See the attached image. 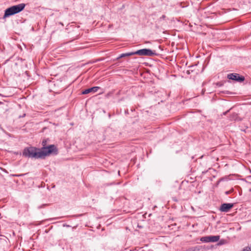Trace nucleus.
Listing matches in <instances>:
<instances>
[{
  "instance_id": "4468645a",
  "label": "nucleus",
  "mask_w": 251,
  "mask_h": 251,
  "mask_svg": "<svg viewBox=\"0 0 251 251\" xmlns=\"http://www.w3.org/2000/svg\"><path fill=\"white\" fill-rule=\"evenodd\" d=\"M226 194H229V191H227L226 192Z\"/></svg>"
},
{
  "instance_id": "9b49d317",
  "label": "nucleus",
  "mask_w": 251,
  "mask_h": 251,
  "mask_svg": "<svg viewBox=\"0 0 251 251\" xmlns=\"http://www.w3.org/2000/svg\"><path fill=\"white\" fill-rule=\"evenodd\" d=\"M242 251H251V246L245 248Z\"/></svg>"
},
{
  "instance_id": "6e6552de",
  "label": "nucleus",
  "mask_w": 251,
  "mask_h": 251,
  "mask_svg": "<svg viewBox=\"0 0 251 251\" xmlns=\"http://www.w3.org/2000/svg\"><path fill=\"white\" fill-rule=\"evenodd\" d=\"M135 55V51L126 53H122L120 55L119 58H122V57H126V56H131V55Z\"/></svg>"
},
{
  "instance_id": "f8f14e48",
  "label": "nucleus",
  "mask_w": 251,
  "mask_h": 251,
  "mask_svg": "<svg viewBox=\"0 0 251 251\" xmlns=\"http://www.w3.org/2000/svg\"><path fill=\"white\" fill-rule=\"evenodd\" d=\"M166 18V16L165 15H163L160 18L158 19L159 21L162 20H164Z\"/></svg>"
},
{
  "instance_id": "39448f33",
  "label": "nucleus",
  "mask_w": 251,
  "mask_h": 251,
  "mask_svg": "<svg viewBox=\"0 0 251 251\" xmlns=\"http://www.w3.org/2000/svg\"><path fill=\"white\" fill-rule=\"evenodd\" d=\"M233 206V204L230 203H223L221 205L220 208V210L221 212H227Z\"/></svg>"
},
{
  "instance_id": "20e7f679",
  "label": "nucleus",
  "mask_w": 251,
  "mask_h": 251,
  "mask_svg": "<svg viewBox=\"0 0 251 251\" xmlns=\"http://www.w3.org/2000/svg\"><path fill=\"white\" fill-rule=\"evenodd\" d=\"M227 77L229 79H232L238 82H242L245 80V77L243 76H240L239 74L236 73L228 74Z\"/></svg>"
},
{
  "instance_id": "0eeeda50",
  "label": "nucleus",
  "mask_w": 251,
  "mask_h": 251,
  "mask_svg": "<svg viewBox=\"0 0 251 251\" xmlns=\"http://www.w3.org/2000/svg\"><path fill=\"white\" fill-rule=\"evenodd\" d=\"M220 239V236H209V242H216Z\"/></svg>"
},
{
  "instance_id": "7ed1b4c3",
  "label": "nucleus",
  "mask_w": 251,
  "mask_h": 251,
  "mask_svg": "<svg viewBox=\"0 0 251 251\" xmlns=\"http://www.w3.org/2000/svg\"><path fill=\"white\" fill-rule=\"evenodd\" d=\"M135 52V54L140 55V56H152L156 54L154 51H152L151 49H143L141 50H138Z\"/></svg>"
},
{
  "instance_id": "1a4fd4ad",
  "label": "nucleus",
  "mask_w": 251,
  "mask_h": 251,
  "mask_svg": "<svg viewBox=\"0 0 251 251\" xmlns=\"http://www.w3.org/2000/svg\"><path fill=\"white\" fill-rule=\"evenodd\" d=\"M200 241L205 243L209 242V236H203L201 238Z\"/></svg>"
},
{
  "instance_id": "f03ea898",
  "label": "nucleus",
  "mask_w": 251,
  "mask_h": 251,
  "mask_svg": "<svg viewBox=\"0 0 251 251\" xmlns=\"http://www.w3.org/2000/svg\"><path fill=\"white\" fill-rule=\"evenodd\" d=\"M25 6V3H20L7 8L5 10L3 18L8 17L20 12L24 9Z\"/></svg>"
},
{
  "instance_id": "9d476101",
  "label": "nucleus",
  "mask_w": 251,
  "mask_h": 251,
  "mask_svg": "<svg viewBox=\"0 0 251 251\" xmlns=\"http://www.w3.org/2000/svg\"><path fill=\"white\" fill-rule=\"evenodd\" d=\"M199 249L197 247H191L187 249L185 251H199Z\"/></svg>"
},
{
  "instance_id": "ddd939ff",
  "label": "nucleus",
  "mask_w": 251,
  "mask_h": 251,
  "mask_svg": "<svg viewBox=\"0 0 251 251\" xmlns=\"http://www.w3.org/2000/svg\"><path fill=\"white\" fill-rule=\"evenodd\" d=\"M45 144H46V142H44V141H43V142H42V145H43L44 146H45Z\"/></svg>"
},
{
  "instance_id": "f257e3e1",
  "label": "nucleus",
  "mask_w": 251,
  "mask_h": 251,
  "mask_svg": "<svg viewBox=\"0 0 251 251\" xmlns=\"http://www.w3.org/2000/svg\"><path fill=\"white\" fill-rule=\"evenodd\" d=\"M56 151V148L53 145H51L46 147H44L41 149L30 147L25 148L24 150L23 155L25 157L29 158H34L35 159L44 158L46 156Z\"/></svg>"
},
{
  "instance_id": "423d86ee",
  "label": "nucleus",
  "mask_w": 251,
  "mask_h": 251,
  "mask_svg": "<svg viewBox=\"0 0 251 251\" xmlns=\"http://www.w3.org/2000/svg\"><path fill=\"white\" fill-rule=\"evenodd\" d=\"M100 89V87L98 86L93 87L83 90L82 92V94L83 95H86L89 93L94 94L95 92H97L98 90H99Z\"/></svg>"
},
{
  "instance_id": "2eb2a0df",
  "label": "nucleus",
  "mask_w": 251,
  "mask_h": 251,
  "mask_svg": "<svg viewBox=\"0 0 251 251\" xmlns=\"http://www.w3.org/2000/svg\"><path fill=\"white\" fill-rule=\"evenodd\" d=\"M228 111H227V112L224 113V114H226Z\"/></svg>"
}]
</instances>
